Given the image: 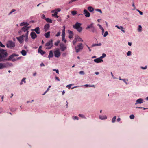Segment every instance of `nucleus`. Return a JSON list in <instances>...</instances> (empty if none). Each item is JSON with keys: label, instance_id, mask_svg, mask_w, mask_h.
Returning <instances> with one entry per match:
<instances>
[{"label": "nucleus", "instance_id": "obj_1", "mask_svg": "<svg viewBox=\"0 0 148 148\" xmlns=\"http://www.w3.org/2000/svg\"><path fill=\"white\" fill-rule=\"evenodd\" d=\"M7 56L8 53L6 51L0 48V62L11 60H12L13 62L15 61H16V59H13V58L15 56H18V55L13 53L8 58H7Z\"/></svg>", "mask_w": 148, "mask_h": 148}, {"label": "nucleus", "instance_id": "obj_2", "mask_svg": "<svg viewBox=\"0 0 148 148\" xmlns=\"http://www.w3.org/2000/svg\"><path fill=\"white\" fill-rule=\"evenodd\" d=\"M82 24L78 22H77L73 26V28L76 29L79 32H81L82 29V27H81Z\"/></svg>", "mask_w": 148, "mask_h": 148}, {"label": "nucleus", "instance_id": "obj_3", "mask_svg": "<svg viewBox=\"0 0 148 148\" xmlns=\"http://www.w3.org/2000/svg\"><path fill=\"white\" fill-rule=\"evenodd\" d=\"M46 47V49H49L52 48L53 46V40L51 39L47 42L45 45Z\"/></svg>", "mask_w": 148, "mask_h": 148}, {"label": "nucleus", "instance_id": "obj_4", "mask_svg": "<svg viewBox=\"0 0 148 148\" xmlns=\"http://www.w3.org/2000/svg\"><path fill=\"white\" fill-rule=\"evenodd\" d=\"M6 46L8 48L12 49V48L14 47L15 46V44L14 42H13L12 40L8 41L7 44Z\"/></svg>", "mask_w": 148, "mask_h": 148}, {"label": "nucleus", "instance_id": "obj_5", "mask_svg": "<svg viewBox=\"0 0 148 148\" xmlns=\"http://www.w3.org/2000/svg\"><path fill=\"white\" fill-rule=\"evenodd\" d=\"M83 48L82 43L79 44L77 47H75L76 51L77 53L79 52L80 50L82 49Z\"/></svg>", "mask_w": 148, "mask_h": 148}, {"label": "nucleus", "instance_id": "obj_6", "mask_svg": "<svg viewBox=\"0 0 148 148\" xmlns=\"http://www.w3.org/2000/svg\"><path fill=\"white\" fill-rule=\"evenodd\" d=\"M60 48L62 51H64L66 48V46L63 43H60Z\"/></svg>", "mask_w": 148, "mask_h": 148}, {"label": "nucleus", "instance_id": "obj_7", "mask_svg": "<svg viewBox=\"0 0 148 148\" xmlns=\"http://www.w3.org/2000/svg\"><path fill=\"white\" fill-rule=\"evenodd\" d=\"M83 11L84 13V14L85 15L86 17H90V14L87 10L84 9Z\"/></svg>", "mask_w": 148, "mask_h": 148}, {"label": "nucleus", "instance_id": "obj_8", "mask_svg": "<svg viewBox=\"0 0 148 148\" xmlns=\"http://www.w3.org/2000/svg\"><path fill=\"white\" fill-rule=\"evenodd\" d=\"M30 35L32 38L33 39H34L37 37L36 34L34 32H31L30 33Z\"/></svg>", "mask_w": 148, "mask_h": 148}, {"label": "nucleus", "instance_id": "obj_9", "mask_svg": "<svg viewBox=\"0 0 148 148\" xmlns=\"http://www.w3.org/2000/svg\"><path fill=\"white\" fill-rule=\"evenodd\" d=\"M54 53L55 56L57 58H58L60 55V53L58 50L55 51Z\"/></svg>", "mask_w": 148, "mask_h": 148}, {"label": "nucleus", "instance_id": "obj_10", "mask_svg": "<svg viewBox=\"0 0 148 148\" xmlns=\"http://www.w3.org/2000/svg\"><path fill=\"white\" fill-rule=\"evenodd\" d=\"M94 61L97 63H100L103 62V60L102 59L99 57L94 60Z\"/></svg>", "mask_w": 148, "mask_h": 148}, {"label": "nucleus", "instance_id": "obj_11", "mask_svg": "<svg viewBox=\"0 0 148 148\" xmlns=\"http://www.w3.org/2000/svg\"><path fill=\"white\" fill-rule=\"evenodd\" d=\"M143 99L142 98H139L136 101L135 103V105L138 104H141L143 103Z\"/></svg>", "mask_w": 148, "mask_h": 148}, {"label": "nucleus", "instance_id": "obj_12", "mask_svg": "<svg viewBox=\"0 0 148 148\" xmlns=\"http://www.w3.org/2000/svg\"><path fill=\"white\" fill-rule=\"evenodd\" d=\"M24 34L22 35L19 37H16V39L19 41L20 43H22L23 42V38L24 36Z\"/></svg>", "mask_w": 148, "mask_h": 148}, {"label": "nucleus", "instance_id": "obj_13", "mask_svg": "<svg viewBox=\"0 0 148 148\" xmlns=\"http://www.w3.org/2000/svg\"><path fill=\"white\" fill-rule=\"evenodd\" d=\"M30 28V27H28L27 26H25L22 28L21 30L24 32H27V31H29L28 30Z\"/></svg>", "mask_w": 148, "mask_h": 148}, {"label": "nucleus", "instance_id": "obj_14", "mask_svg": "<svg viewBox=\"0 0 148 148\" xmlns=\"http://www.w3.org/2000/svg\"><path fill=\"white\" fill-rule=\"evenodd\" d=\"M50 27V25L49 24H46L44 26V29L45 32L47 31Z\"/></svg>", "mask_w": 148, "mask_h": 148}, {"label": "nucleus", "instance_id": "obj_15", "mask_svg": "<svg viewBox=\"0 0 148 148\" xmlns=\"http://www.w3.org/2000/svg\"><path fill=\"white\" fill-rule=\"evenodd\" d=\"M7 66V65L5 63H0V69H2Z\"/></svg>", "mask_w": 148, "mask_h": 148}, {"label": "nucleus", "instance_id": "obj_16", "mask_svg": "<svg viewBox=\"0 0 148 148\" xmlns=\"http://www.w3.org/2000/svg\"><path fill=\"white\" fill-rule=\"evenodd\" d=\"M35 31L37 34H39L40 32V30L39 28L38 27H36L35 29L33 30Z\"/></svg>", "mask_w": 148, "mask_h": 148}, {"label": "nucleus", "instance_id": "obj_17", "mask_svg": "<svg viewBox=\"0 0 148 148\" xmlns=\"http://www.w3.org/2000/svg\"><path fill=\"white\" fill-rule=\"evenodd\" d=\"M28 33L29 31H27V32L26 33L25 35H24V36L23 37H25V40L26 42L28 41Z\"/></svg>", "mask_w": 148, "mask_h": 148}, {"label": "nucleus", "instance_id": "obj_18", "mask_svg": "<svg viewBox=\"0 0 148 148\" xmlns=\"http://www.w3.org/2000/svg\"><path fill=\"white\" fill-rule=\"evenodd\" d=\"M50 31L47 32L45 34V36L46 38H49L50 37Z\"/></svg>", "mask_w": 148, "mask_h": 148}, {"label": "nucleus", "instance_id": "obj_19", "mask_svg": "<svg viewBox=\"0 0 148 148\" xmlns=\"http://www.w3.org/2000/svg\"><path fill=\"white\" fill-rule=\"evenodd\" d=\"M90 31L94 33L96 32V29L95 27L94 26L92 28L90 29Z\"/></svg>", "mask_w": 148, "mask_h": 148}, {"label": "nucleus", "instance_id": "obj_20", "mask_svg": "<svg viewBox=\"0 0 148 148\" xmlns=\"http://www.w3.org/2000/svg\"><path fill=\"white\" fill-rule=\"evenodd\" d=\"M53 51L52 50H50V51H49V55H48V57L49 58H52L53 57Z\"/></svg>", "mask_w": 148, "mask_h": 148}, {"label": "nucleus", "instance_id": "obj_21", "mask_svg": "<svg viewBox=\"0 0 148 148\" xmlns=\"http://www.w3.org/2000/svg\"><path fill=\"white\" fill-rule=\"evenodd\" d=\"M94 27L93 23H92L90 24L89 25H88L86 28V29H90Z\"/></svg>", "mask_w": 148, "mask_h": 148}, {"label": "nucleus", "instance_id": "obj_22", "mask_svg": "<svg viewBox=\"0 0 148 148\" xmlns=\"http://www.w3.org/2000/svg\"><path fill=\"white\" fill-rule=\"evenodd\" d=\"M29 25V24H28L27 22H23L21 23L20 24L21 26H23L25 25V26H27Z\"/></svg>", "mask_w": 148, "mask_h": 148}, {"label": "nucleus", "instance_id": "obj_23", "mask_svg": "<svg viewBox=\"0 0 148 148\" xmlns=\"http://www.w3.org/2000/svg\"><path fill=\"white\" fill-rule=\"evenodd\" d=\"M99 118L103 120L107 119V117L106 116H99Z\"/></svg>", "mask_w": 148, "mask_h": 148}, {"label": "nucleus", "instance_id": "obj_24", "mask_svg": "<svg viewBox=\"0 0 148 148\" xmlns=\"http://www.w3.org/2000/svg\"><path fill=\"white\" fill-rule=\"evenodd\" d=\"M88 9L90 12H93L94 10L93 8L91 6H89L88 7Z\"/></svg>", "mask_w": 148, "mask_h": 148}, {"label": "nucleus", "instance_id": "obj_25", "mask_svg": "<svg viewBox=\"0 0 148 148\" xmlns=\"http://www.w3.org/2000/svg\"><path fill=\"white\" fill-rule=\"evenodd\" d=\"M65 36V30L64 29H63L62 31V38H63V39L64 38Z\"/></svg>", "mask_w": 148, "mask_h": 148}, {"label": "nucleus", "instance_id": "obj_26", "mask_svg": "<svg viewBox=\"0 0 148 148\" xmlns=\"http://www.w3.org/2000/svg\"><path fill=\"white\" fill-rule=\"evenodd\" d=\"M38 52L40 53L42 55H43L45 53V52L42 50H38Z\"/></svg>", "mask_w": 148, "mask_h": 148}, {"label": "nucleus", "instance_id": "obj_27", "mask_svg": "<svg viewBox=\"0 0 148 148\" xmlns=\"http://www.w3.org/2000/svg\"><path fill=\"white\" fill-rule=\"evenodd\" d=\"M21 53L23 56H25L26 55V52L25 50H23L21 52Z\"/></svg>", "mask_w": 148, "mask_h": 148}, {"label": "nucleus", "instance_id": "obj_28", "mask_svg": "<svg viewBox=\"0 0 148 148\" xmlns=\"http://www.w3.org/2000/svg\"><path fill=\"white\" fill-rule=\"evenodd\" d=\"M72 14L74 16L77 14V12L76 11H73L71 12Z\"/></svg>", "mask_w": 148, "mask_h": 148}, {"label": "nucleus", "instance_id": "obj_29", "mask_svg": "<svg viewBox=\"0 0 148 148\" xmlns=\"http://www.w3.org/2000/svg\"><path fill=\"white\" fill-rule=\"evenodd\" d=\"M54 13L53 14H52V16H53L56 17L58 18L59 16L57 15L58 13L57 12H54Z\"/></svg>", "mask_w": 148, "mask_h": 148}, {"label": "nucleus", "instance_id": "obj_30", "mask_svg": "<svg viewBox=\"0 0 148 148\" xmlns=\"http://www.w3.org/2000/svg\"><path fill=\"white\" fill-rule=\"evenodd\" d=\"M45 20L47 22H49V23H52V20L51 19H50L49 18H47Z\"/></svg>", "mask_w": 148, "mask_h": 148}, {"label": "nucleus", "instance_id": "obj_31", "mask_svg": "<svg viewBox=\"0 0 148 148\" xmlns=\"http://www.w3.org/2000/svg\"><path fill=\"white\" fill-rule=\"evenodd\" d=\"M101 45V43H99L98 44H94L92 45V47L96 46H100Z\"/></svg>", "mask_w": 148, "mask_h": 148}, {"label": "nucleus", "instance_id": "obj_32", "mask_svg": "<svg viewBox=\"0 0 148 148\" xmlns=\"http://www.w3.org/2000/svg\"><path fill=\"white\" fill-rule=\"evenodd\" d=\"M85 86L86 87H95V86L94 85H88V84H86L85 85Z\"/></svg>", "mask_w": 148, "mask_h": 148}, {"label": "nucleus", "instance_id": "obj_33", "mask_svg": "<svg viewBox=\"0 0 148 148\" xmlns=\"http://www.w3.org/2000/svg\"><path fill=\"white\" fill-rule=\"evenodd\" d=\"M60 10H61L60 9L58 8V9H56L55 10H53L51 12L52 13H53L55 11H56V12L57 11V12H60Z\"/></svg>", "mask_w": 148, "mask_h": 148}, {"label": "nucleus", "instance_id": "obj_34", "mask_svg": "<svg viewBox=\"0 0 148 148\" xmlns=\"http://www.w3.org/2000/svg\"><path fill=\"white\" fill-rule=\"evenodd\" d=\"M138 31L139 32H140L142 30V27L141 25H139L138 26Z\"/></svg>", "mask_w": 148, "mask_h": 148}, {"label": "nucleus", "instance_id": "obj_35", "mask_svg": "<svg viewBox=\"0 0 148 148\" xmlns=\"http://www.w3.org/2000/svg\"><path fill=\"white\" fill-rule=\"evenodd\" d=\"M79 116L81 117H82V118H86V117H85V116L83 114H80L79 115Z\"/></svg>", "mask_w": 148, "mask_h": 148}, {"label": "nucleus", "instance_id": "obj_36", "mask_svg": "<svg viewBox=\"0 0 148 148\" xmlns=\"http://www.w3.org/2000/svg\"><path fill=\"white\" fill-rule=\"evenodd\" d=\"M116 118V116H114V117H113L112 118V123H114L115 122Z\"/></svg>", "mask_w": 148, "mask_h": 148}, {"label": "nucleus", "instance_id": "obj_37", "mask_svg": "<svg viewBox=\"0 0 148 148\" xmlns=\"http://www.w3.org/2000/svg\"><path fill=\"white\" fill-rule=\"evenodd\" d=\"M77 38H75V39H74L73 40V45H75L76 43V42H77Z\"/></svg>", "mask_w": 148, "mask_h": 148}, {"label": "nucleus", "instance_id": "obj_38", "mask_svg": "<svg viewBox=\"0 0 148 148\" xmlns=\"http://www.w3.org/2000/svg\"><path fill=\"white\" fill-rule=\"evenodd\" d=\"M77 39H78V41H80L83 42V40L81 38L78 36L77 37Z\"/></svg>", "mask_w": 148, "mask_h": 148}, {"label": "nucleus", "instance_id": "obj_39", "mask_svg": "<svg viewBox=\"0 0 148 148\" xmlns=\"http://www.w3.org/2000/svg\"><path fill=\"white\" fill-rule=\"evenodd\" d=\"M134 115L132 114L130 116V119H134Z\"/></svg>", "mask_w": 148, "mask_h": 148}, {"label": "nucleus", "instance_id": "obj_40", "mask_svg": "<svg viewBox=\"0 0 148 148\" xmlns=\"http://www.w3.org/2000/svg\"><path fill=\"white\" fill-rule=\"evenodd\" d=\"M95 10L97 12H99L101 14L102 13V12L101 10L99 9H95Z\"/></svg>", "mask_w": 148, "mask_h": 148}, {"label": "nucleus", "instance_id": "obj_41", "mask_svg": "<svg viewBox=\"0 0 148 148\" xmlns=\"http://www.w3.org/2000/svg\"><path fill=\"white\" fill-rule=\"evenodd\" d=\"M106 56V54L105 53H103L102 55V56L100 57L101 58V59H102V58H104Z\"/></svg>", "mask_w": 148, "mask_h": 148}, {"label": "nucleus", "instance_id": "obj_42", "mask_svg": "<svg viewBox=\"0 0 148 148\" xmlns=\"http://www.w3.org/2000/svg\"><path fill=\"white\" fill-rule=\"evenodd\" d=\"M131 52L130 51H129L127 53V56H130L131 55Z\"/></svg>", "mask_w": 148, "mask_h": 148}, {"label": "nucleus", "instance_id": "obj_43", "mask_svg": "<svg viewBox=\"0 0 148 148\" xmlns=\"http://www.w3.org/2000/svg\"><path fill=\"white\" fill-rule=\"evenodd\" d=\"M108 34V32L106 31L104 33V35H103V36L104 37H106Z\"/></svg>", "mask_w": 148, "mask_h": 148}, {"label": "nucleus", "instance_id": "obj_44", "mask_svg": "<svg viewBox=\"0 0 148 148\" xmlns=\"http://www.w3.org/2000/svg\"><path fill=\"white\" fill-rule=\"evenodd\" d=\"M53 71H56V73H57V74L59 73V71L58 69H53Z\"/></svg>", "mask_w": 148, "mask_h": 148}, {"label": "nucleus", "instance_id": "obj_45", "mask_svg": "<svg viewBox=\"0 0 148 148\" xmlns=\"http://www.w3.org/2000/svg\"><path fill=\"white\" fill-rule=\"evenodd\" d=\"M41 18L44 19H45V20H46V19L47 18H46L45 17V16L44 15V14H43L42 15V16H41Z\"/></svg>", "mask_w": 148, "mask_h": 148}, {"label": "nucleus", "instance_id": "obj_46", "mask_svg": "<svg viewBox=\"0 0 148 148\" xmlns=\"http://www.w3.org/2000/svg\"><path fill=\"white\" fill-rule=\"evenodd\" d=\"M73 120H78V118L77 116H74V117H73Z\"/></svg>", "mask_w": 148, "mask_h": 148}, {"label": "nucleus", "instance_id": "obj_47", "mask_svg": "<svg viewBox=\"0 0 148 148\" xmlns=\"http://www.w3.org/2000/svg\"><path fill=\"white\" fill-rule=\"evenodd\" d=\"M16 11V10L15 9H12L11 11L10 12L9 14H11L12 13H13V12H14V11Z\"/></svg>", "mask_w": 148, "mask_h": 148}, {"label": "nucleus", "instance_id": "obj_48", "mask_svg": "<svg viewBox=\"0 0 148 148\" xmlns=\"http://www.w3.org/2000/svg\"><path fill=\"white\" fill-rule=\"evenodd\" d=\"M59 43H60L59 41H58L56 42L55 43V45L56 46H58V45Z\"/></svg>", "mask_w": 148, "mask_h": 148}, {"label": "nucleus", "instance_id": "obj_49", "mask_svg": "<svg viewBox=\"0 0 148 148\" xmlns=\"http://www.w3.org/2000/svg\"><path fill=\"white\" fill-rule=\"evenodd\" d=\"M136 108H143L144 110H145L146 109H148V108H147L142 107H136Z\"/></svg>", "mask_w": 148, "mask_h": 148}, {"label": "nucleus", "instance_id": "obj_50", "mask_svg": "<svg viewBox=\"0 0 148 148\" xmlns=\"http://www.w3.org/2000/svg\"><path fill=\"white\" fill-rule=\"evenodd\" d=\"M0 46L2 47H5V46L0 41Z\"/></svg>", "mask_w": 148, "mask_h": 148}, {"label": "nucleus", "instance_id": "obj_51", "mask_svg": "<svg viewBox=\"0 0 148 148\" xmlns=\"http://www.w3.org/2000/svg\"><path fill=\"white\" fill-rule=\"evenodd\" d=\"M137 11L141 15H142L143 13V12L140 11L139 10H137Z\"/></svg>", "mask_w": 148, "mask_h": 148}, {"label": "nucleus", "instance_id": "obj_52", "mask_svg": "<svg viewBox=\"0 0 148 148\" xmlns=\"http://www.w3.org/2000/svg\"><path fill=\"white\" fill-rule=\"evenodd\" d=\"M78 0H71L69 2V3H71L72 2L75 1H78Z\"/></svg>", "mask_w": 148, "mask_h": 148}, {"label": "nucleus", "instance_id": "obj_53", "mask_svg": "<svg viewBox=\"0 0 148 148\" xmlns=\"http://www.w3.org/2000/svg\"><path fill=\"white\" fill-rule=\"evenodd\" d=\"M25 79H26V78H24L22 79L21 81H22V82H24L25 83V82H26Z\"/></svg>", "mask_w": 148, "mask_h": 148}, {"label": "nucleus", "instance_id": "obj_54", "mask_svg": "<svg viewBox=\"0 0 148 148\" xmlns=\"http://www.w3.org/2000/svg\"><path fill=\"white\" fill-rule=\"evenodd\" d=\"M120 28H121V30L123 32H125V31L123 30V27L122 26H120Z\"/></svg>", "mask_w": 148, "mask_h": 148}, {"label": "nucleus", "instance_id": "obj_55", "mask_svg": "<svg viewBox=\"0 0 148 148\" xmlns=\"http://www.w3.org/2000/svg\"><path fill=\"white\" fill-rule=\"evenodd\" d=\"M79 74L81 75H84V73L83 71H81L79 72Z\"/></svg>", "mask_w": 148, "mask_h": 148}, {"label": "nucleus", "instance_id": "obj_56", "mask_svg": "<svg viewBox=\"0 0 148 148\" xmlns=\"http://www.w3.org/2000/svg\"><path fill=\"white\" fill-rule=\"evenodd\" d=\"M73 31H69V35H73Z\"/></svg>", "mask_w": 148, "mask_h": 148}, {"label": "nucleus", "instance_id": "obj_57", "mask_svg": "<svg viewBox=\"0 0 148 148\" xmlns=\"http://www.w3.org/2000/svg\"><path fill=\"white\" fill-rule=\"evenodd\" d=\"M71 85L72 84H69V85H67L66 86V87L68 88L69 89H70L71 88Z\"/></svg>", "mask_w": 148, "mask_h": 148}, {"label": "nucleus", "instance_id": "obj_58", "mask_svg": "<svg viewBox=\"0 0 148 148\" xmlns=\"http://www.w3.org/2000/svg\"><path fill=\"white\" fill-rule=\"evenodd\" d=\"M73 35H69V38L71 39L73 37Z\"/></svg>", "mask_w": 148, "mask_h": 148}, {"label": "nucleus", "instance_id": "obj_59", "mask_svg": "<svg viewBox=\"0 0 148 148\" xmlns=\"http://www.w3.org/2000/svg\"><path fill=\"white\" fill-rule=\"evenodd\" d=\"M132 6H133L134 7V9H133V10H135V9H136V7L134 5V3H133V4L132 5Z\"/></svg>", "mask_w": 148, "mask_h": 148}, {"label": "nucleus", "instance_id": "obj_60", "mask_svg": "<svg viewBox=\"0 0 148 148\" xmlns=\"http://www.w3.org/2000/svg\"><path fill=\"white\" fill-rule=\"evenodd\" d=\"M45 66L43 63L42 62L40 64V66L41 67L43 66Z\"/></svg>", "mask_w": 148, "mask_h": 148}, {"label": "nucleus", "instance_id": "obj_61", "mask_svg": "<svg viewBox=\"0 0 148 148\" xmlns=\"http://www.w3.org/2000/svg\"><path fill=\"white\" fill-rule=\"evenodd\" d=\"M62 40L63 41H64L65 43H66V40L65 39V38H64V39H63V38H62Z\"/></svg>", "mask_w": 148, "mask_h": 148}, {"label": "nucleus", "instance_id": "obj_62", "mask_svg": "<svg viewBox=\"0 0 148 148\" xmlns=\"http://www.w3.org/2000/svg\"><path fill=\"white\" fill-rule=\"evenodd\" d=\"M49 88H48L47 89V90L45 92V93L43 94L42 95H45V94L46 93V92L48 91H49Z\"/></svg>", "mask_w": 148, "mask_h": 148}, {"label": "nucleus", "instance_id": "obj_63", "mask_svg": "<svg viewBox=\"0 0 148 148\" xmlns=\"http://www.w3.org/2000/svg\"><path fill=\"white\" fill-rule=\"evenodd\" d=\"M60 32H58L56 34V36H57V37L58 36H60Z\"/></svg>", "mask_w": 148, "mask_h": 148}, {"label": "nucleus", "instance_id": "obj_64", "mask_svg": "<svg viewBox=\"0 0 148 148\" xmlns=\"http://www.w3.org/2000/svg\"><path fill=\"white\" fill-rule=\"evenodd\" d=\"M56 79L58 81H60V79H59V77H56Z\"/></svg>", "mask_w": 148, "mask_h": 148}]
</instances>
